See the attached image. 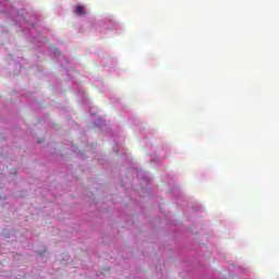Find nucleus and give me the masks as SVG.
I'll return each instance as SVG.
<instances>
[{
  "instance_id": "nucleus-1",
  "label": "nucleus",
  "mask_w": 279,
  "mask_h": 279,
  "mask_svg": "<svg viewBox=\"0 0 279 279\" xmlns=\"http://www.w3.org/2000/svg\"><path fill=\"white\" fill-rule=\"evenodd\" d=\"M74 12L77 16H84V14H86V9L82 5H77Z\"/></svg>"
}]
</instances>
